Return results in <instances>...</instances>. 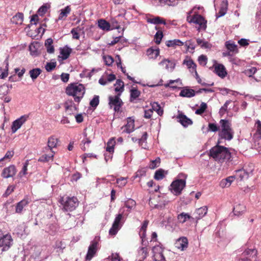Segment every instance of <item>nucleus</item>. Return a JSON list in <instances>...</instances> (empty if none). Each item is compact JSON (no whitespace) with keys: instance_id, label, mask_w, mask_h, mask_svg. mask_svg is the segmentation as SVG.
<instances>
[{"instance_id":"4c0bfd02","label":"nucleus","mask_w":261,"mask_h":261,"mask_svg":"<svg viewBox=\"0 0 261 261\" xmlns=\"http://www.w3.org/2000/svg\"><path fill=\"white\" fill-rule=\"evenodd\" d=\"M53 44V40L51 38H48L45 42V46L46 48L47 52L49 54L54 53L55 51Z\"/></svg>"},{"instance_id":"cd10ccee","label":"nucleus","mask_w":261,"mask_h":261,"mask_svg":"<svg viewBox=\"0 0 261 261\" xmlns=\"http://www.w3.org/2000/svg\"><path fill=\"white\" fill-rule=\"evenodd\" d=\"M160 64L165 66L166 69L169 70V69L171 70H173L175 66V64L169 59H164L160 63Z\"/></svg>"},{"instance_id":"5fc2aeb1","label":"nucleus","mask_w":261,"mask_h":261,"mask_svg":"<svg viewBox=\"0 0 261 261\" xmlns=\"http://www.w3.org/2000/svg\"><path fill=\"white\" fill-rule=\"evenodd\" d=\"M207 106L206 103L202 102L200 104V108L197 109L195 111V114L197 115H201L206 110Z\"/></svg>"},{"instance_id":"6e6552de","label":"nucleus","mask_w":261,"mask_h":261,"mask_svg":"<svg viewBox=\"0 0 261 261\" xmlns=\"http://www.w3.org/2000/svg\"><path fill=\"white\" fill-rule=\"evenodd\" d=\"M122 214H119L116 216L113 223L112 226L109 230V234L110 235H116L118 230L121 228L123 224V222H122Z\"/></svg>"},{"instance_id":"2f4dec72","label":"nucleus","mask_w":261,"mask_h":261,"mask_svg":"<svg viewBox=\"0 0 261 261\" xmlns=\"http://www.w3.org/2000/svg\"><path fill=\"white\" fill-rule=\"evenodd\" d=\"M147 22L149 23H153L154 24H166V20L161 17L156 16L152 18H149L147 19Z\"/></svg>"},{"instance_id":"37998d69","label":"nucleus","mask_w":261,"mask_h":261,"mask_svg":"<svg viewBox=\"0 0 261 261\" xmlns=\"http://www.w3.org/2000/svg\"><path fill=\"white\" fill-rule=\"evenodd\" d=\"M256 132L254 134V137L256 139L261 138V121L257 120L255 123Z\"/></svg>"},{"instance_id":"6ab92c4d","label":"nucleus","mask_w":261,"mask_h":261,"mask_svg":"<svg viewBox=\"0 0 261 261\" xmlns=\"http://www.w3.org/2000/svg\"><path fill=\"white\" fill-rule=\"evenodd\" d=\"M193 23L199 24L201 29L205 30L206 28V21L200 15H194Z\"/></svg>"},{"instance_id":"a878e982","label":"nucleus","mask_w":261,"mask_h":261,"mask_svg":"<svg viewBox=\"0 0 261 261\" xmlns=\"http://www.w3.org/2000/svg\"><path fill=\"white\" fill-rule=\"evenodd\" d=\"M177 218L178 222L182 224L186 222L188 220L194 219V218L191 216L189 214L184 212L178 214Z\"/></svg>"},{"instance_id":"473e14b6","label":"nucleus","mask_w":261,"mask_h":261,"mask_svg":"<svg viewBox=\"0 0 261 261\" xmlns=\"http://www.w3.org/2000/svg\"><path fill=\"white\" fill-rule=\"evenodd\" d=\"M23 20V14L22 13H17L11 18V22L16 24H21Z\"/></svg>"},{"instance_id":"a19ab883","label":"nucleus","mask_w":261,"mask_h":261,"mask_svg":"<svg viewBox=\"0 0 261 261\" xmlns=\"http://www.w3.org/2000/svg\"><path fill=\"white\" fill-rule=\"evenodd\" d=\"M114 86H115V92H119L118 93H120L121 94V93L124 91V82L122 80H117Z\"/></svg>"},{"instance_id":"9b49d317","label":"nucleus","mask_w":261,"mask_h":261,"mask_svg":"<svg viewBox=\"0 0 261 261\" xmlns=\"http://www.w3.org/2000/svg\"><path fill=\"white\" fill-rule=\"evenodd\" d=\"M16 172V167L14 165H11L4 168L1 173V176L4 178L13 177L15 175Z\"/></svg>"},{"instance_id":"13d9d810","label":"nucleus","mask_w":261,"mask_h":261,"mask_svg":"<svg viewBox=\"0 0 261 261\" xmlns=\"http://www.w3.org/2000/svg\"><path fill=\"white\" fill-rule=\"evenodd\" d=\"M231 100H227L224 105L221 108L219 111V114L221 116H223L224 114L227 112L228 106L231 102Z\"/></svg>"},{"instance_id":"052dcab7","label":"nucleus","mask_w":261,"mask_h":261,"mask_svg":"<svg viewBox=\"0 0 261 261\" xmlns=\"http://www.w3.org/2000/svg\"><path fill=\"white\" fill-rule=\"evenodd\" d=\"M29 165V161L27 160L25 163L23 164V167L21 169V170L19 172L18 174V176L20 177H22L24 175H25L27 174V170H28V166Z\"/></svg>"},{"instance_id":"423d86ee","label":"nucleus","mask_w":261,"mask_h":261,"mask_svg":"<svg viewBox=\"0 0 261 261\" xmlns=\"http://www.w3.org/2000/svg\"><path fill=\"white\" fill-rule=\"evenodd\" d=\"M120 93L115 96L109 97V106L110 109H113L115 112H118L123 105L122 100L120 98Z\"/></svg>"},{"instance_id":"ddd939ff","label":"nucleus","mask_w":261,"mask_h":261,"mask_svg":"<svg viewBox=\"0 0 261 261\" xmlns=\"http://www.w3.org/2000/svg\"><path fill=\"white\" fill-rule=\"evenodd\" d=\"M215 72L220 77H225L227 73L225 67L223 64H216L214 65Z\"/></svg>"},{"instance_id":"69168bd1","label":"nucleus","mask_w":261,"mask_h":261,"mask_svg":"<svg viewBox=\"0 0 261 261\" xmlns=\"http://www.w3.org/2000/svg\"><path fill=\"white\" fill-rule=\"evenodd\" d=\"M80 31V29L79 27L73 28L71 31V33L72 35L73 39H79L80 35L79 32Z\"/></svg>"},{"instance_id":"72a5a7b5","label":"nucleus","mask_w":261,"mask_h":261,"mask_svg":"<svg viewBox=\"0 0 261 261\" xmlns=\"http://www.w3.org/2000/svg\"><path fill=\"white\" fill-rule=\"evenodd\" d=\"M234 179V176H230L225 179H222L220 183V187L222 188L229 187L230 186L231 182L233 181Z\"/></svg>"},{"instance_id":"e2e57ef3","label":"nucleus","mask_w":261,"mask_h":261,"mask_svg":"<svg viewBox=\"0 0 261 261\" xmlns=\"http://www.w3.org/2000/svg\"><path fill=\"white\" fill-rule=\"evenodd\" d=\"M152 251L153 252V255L156 254H161L163 253L164 248L161 246L160 245H155L152 247Z\"/></svg>"},{"instance_id":"8fccbe9b","label":"nucleus","mask_w":261,"mask_h":261,"mask_svg":"<svg viewBox=\"0 0 261 261\" xmlns=\"http://www.w3.org/2000/svg\"><path fill=\"white\" fill-rule=\"evenodd\" d=\"M41 73V70L40 68H35L31 70L29 72L31 77L33 80L37 79V77Z\"/></svg>"},{"instance_id":"aec40b11","label":"nucleus","mask_w":261,"mask_h":261,"mask_svg":"<svg viewBox=\"0 0 261 261\" xmlns=\"http://www.w3.org/2000/svg\"><path fill=\"white\" fill-rule=\"evenodd\" d=\"M29 202L28 198H24L18 202L16 205L15 212L18 214H21L23 208L27 206Z\"/></svg>"},{"instance_id":"49530a36","label":"nucleus","mask_w":261,"mask_h":261,"mask_svg":"<svg viewBox=\"0 0 261 261\" xmlns=\"http://www.w3.org/2000/svg\"><path fill=\"white\" fill-rule=\"evenodd\" d=\"M98 27L103 30L109 31L110 29V24L104 19H100L98 22Z\"/></svg>"},{"instance_id":"6e6d98bb","label":"nucleus","mask_w":261,"mask_h":261,"mask_svg":"<svg viewBox=\"0 0 261 261\" xmlns=\"http://www.w3.org/2000/svg\"><path fill=\"white\" fill-rule=\"evenodd\" d=\"M160 158H157L154 160H152L150 162L149 167L150 169H154L160 166Z\"/></svg>"},{"instance_id":"39448f33","label":"nucleus","mask_w":261,"mask_h":261,"mask_svg":"<svg viewBox=\"0 0 261 261\" xmlns=\"http://www.w3.org/2000/svg\"><path fill=\"white\" fill-rule=\"evenodd\" d=\"M100 237L96 236L92 240L88 247V252L86 255L87 260H91L92 258L96 254L97 252L100 248Z\"/></svg>"},{"instance_id":"f257e3e1","label":"nucleus","mask_w":261,"mask_h":261,"mask_svg":"<svg viewBox=\"0 0 261 261\" xmlns=\"http://www.w3.org/2000/svg\"><path fill=\"white\" fill-rule=\"evenodd\" d=\"M218 144L213 147L208 153L210 158H212L215 162L219 163H223L230 160L231 154L229 149L223 146L219 145Z\"/></svg>"},{"instance_id":"09e8293b","label":"nucleus","mask_w":261,"mask_h":261,"mask_svg":"<svg viewBox=\"0 0 261 261\" xmlns=\"http://www.w3.org/2000/svg\"><path fill=\"white\" fill-rule=\"evenodd\" d=\"M227 49L231 52L237 53L238 52L237 45L233 43H230L228 41L225 44Z\"/></svg>"},{"instance_id":"2eb2a0df","label":"nucleus","mask_w":261,"mask_h":261,"mask_svg":"<svg viewBox=\"0 0 261 261\" xmlns=\"http://www.w3.org/2000/svg\"><path fill=\"white\" fill-rule=\"evenodd\" d=\"M207 210L208 208L206 206H204L196 209L194 213L195 215V218H194V219H195L196 221L201 219L206 215Z\"/></svg>"},{"instance_id":"f704fd0d","label":"nucleus","mask_w":261,"mask_h":261,"mask_svg":"<svg viewBox=\"0 0 261 261\" xmlns=\"http://www.w3.org/2000/svg\"><path fill=\"white\" fill-rule=\"evenodd\" d=\"M147 133L146 132H143L142 136L141 138L138 140L139 145L142 147V148L146 149L147 147Z\"/></svg>"},{"instance_id":"b1692460","label":"nucleus","mask_w":261,"mask_h":261,"mask_svg":"<svg viewBox=\"0 0 261 261\" xmlns=\"http://www.w3.org/2000/svg\"><path fill=\"white\" fill-rule=\"evenodd\" d=\"M59 141L58 139L55 136H50L48 138L47 146L50 151H53V149L57 147Z\"/></svg>"},{"instance_id":"c756f323","label":"nucleus","mask_w":261,"mask_h":261,"mask_svg":"<svg viewBox=\"0 0 261 261\" xmlns=\"http://www.w3.org/2000/svg\"><path fill=\"white\" fill-rule=\"evenodd\" d=\"M147 55L151 59H156L160 55V49L159 48L153 49L150 47L147 50Z\"/></svg>"},{"instance_id":"1a4fd4ad","label":"nucleus","mask_w":261,"mask_h":261,"mask_svg":"<svg viewBox=\"0 0 261 261\" xmlns=\"http://www.w3.org/2000/svg\"><path fill=\"white\" fill-rule=\"evenodd\" d=\"M186 181L185 179H176L173 181L171 187L173 191V193L176 195L181 194L182 190L186 186Z\"/></svg>"},{"instance_id":"4be33fe9","label":"nucleus","mask_w":261,"mask_h":261,"mask_svg":"<svg viewBox=\"0 0 261 261\" xmlns=\"http://www.w3.org/2000/svg\"><path fill=\"white\" fill-rule=\"evenodd\" d=\"M166 45L168 47L175 48L176 46H181L184 45V43L179 39L167 40Z\"/></svg>"},{"instance_id":"7c9ffc66","label":"nucleus","mask_w":261,"mask_h":261,"mask_svg":"<svg viewBox=\"0 0 261 261\" xmlns=\"http://www.w3.org/2000/svg\"><path fill=\"white\" fill-rule=\"evenodd\" d=\"M168 174L167 171H165L163 169H159L157 170L154 173V178L156 180H160L163 179Z\"/></svg>"},{"instance_id":"a18cd8bd","label":"nucleus","mask_w":261,"mask_h":261,"mask_svg":"<svg viewBox=\"0 0 261 261\" xmlns=\"http://www.w3.org/2000/svg\"><path fill=\"white\" fill-rule=\"evenodd\" d=\"M245 73L247 76L249 77H251L253 75L256 74V76H255V78L256 79V76L259 75L261 72L260 71H257L255 67H252L246 70Z\"/></svg>"},{"instance_id":"dca6fc26","label":"nucleus","mask_w":261,"mask_h":261,"mask_svg":"<svg viewBox=\"0 0 261 261\" xmlns=\"http://www.w3.org/2000/svg\"><path fill=\"white\" fill-rule=\"evenodd\" d=\"M188 241L186 237H181L177 239L175 243V246L180 250H184L187 248Z\"/></svg>"},{"instance_id":"c03bdc74","label":"nucleus","mask_w":261,"mask_h":261,"mask_svg":"<svg viewBox=\"0 0 261 261\" xmlns=\"http://www.w3.org/2000/svg\"><path fill=\"white\" fill-rule=\"evenodd\" d=\"M14 152L13 150H9L8 151L5 156L0 159V166H2L4 165L3 162L6 160H8L9 162L11 159L14 156Z\"/></svg>"},{"instance_id":"603ef678","label":"nucleus","mask_w":261,"mask_h":261,"mask_svg":"<svg viewBox=\"0 0 261 261\" xmlns=\"http://www.w3.org/2000/svg\"><path fill=\"white\" fill-rule=\"evenodd\" d=\"M130 101L136 99L140 95V92L135 88H133L130 91Z\"/></svg>"},{"instance_id":"58836bf2","label":"nucleus","mask_w":261,"mask_h":261,"mask_svg":"<svg viewBox=\"0 0 261 261\" xmlns=\"http://www.w3.org/2000/svg\"><path fill=\"white\" fill-rule=\"evenodd\" d=\"M151 109L153 111H155L159 116H162L164 113V110L163 108H161L160 105L157 102H153V103H151Z\"/></svg>"},{"instance_id":"774afa93","label":"nucleus","mask_w":261,"mask_h":261,"mask_svg":"<svg viewBox=\"0 0 261 261\" xmlns=\"http://www.w3.org/2000/svg\"><path fill=\"white\" fill-rule=\"evenodd\" d=\"M154 261H166L163 253L153 255Z\"/></svg>"},{"instance_id":"79ce46f5","label":"nucleus","mask_w":261,"mask_h":261,"mask_svg":"<svg viewBox=\"0 0 261 261\" xmlns=\"http://www.w3.org/2000/svg\"><path fill=\"white\" fill-rule=\"evenodd\" d=\"M116 142L114 138H111L107 143L106 150L111 153H113L114 151V147Z\"/></svg>"},{"instance_id":"393cba45","label":"nucleus","mask_w":261,"mask_h":261,"mask_svg":"<svg viewBox=\"0 0 261 261\" xmlns=\"http://www.w3.org/2000/svg\"><path fill=\"white\" fill-rule=\"evenodd\" d=\"M195 92L193 89L184 88L180 92L179 95L182 97H192L195 96Z\"/></svg>"},{"instance_id":"c9c22d12","label":"nucleus","mask_w":261,"mask_h":261,"mask_svg":"<svg viewBox=\"0 0 261 261\" xmlns=\"http://www.w3.org/2000/svg\"><path fill=\"white\" fill-rule=\"evenodd\" d=\"M71 8L70 6H67L65 8L61 10V12L59 15L58 19L62 20L66 18L67 15L70 13Z\"/></svg>"},{"instance_id":"bb28decb","label":"nucleus","mask_w":261,"mask_h":261,"mask_svg":"<svg viewBox=\"0 0 261 261\" xmlns=\"http://www.w3.org/2000/svg\"><path fill=\"white\" fill-rule=\"evenodd\" d=\"M55 152L54 151H50L48 154H44L41 155L38 159L39 162H47L50 160L53 161Z\"/></svg>"},{"instance_id":"5701e85b","label":"nucleus","mask_w":261,"mask_h":261,"mask_svg":"<svg viewBox=\"0 0 261 261\" xmlns=\"http://www.w3.org/2000/svg\"><path fill=\"white\" fill-rule=\"evenodd\" d=\"M184 64H186L191 72H195L196 75L198 73L196 71V64L192 59L185 60L183 62Z\"/></svg>"},{"instance_id":"4468645a","label":"nucleus","mask_w":261,"mask_h":261,"mask_svg":"<svg viewBox=\"0 0 261 261\" xmlns=\"http://www.w3.org/2000/svg\"><path fill=\"white\" fill-rule=\"evenodd\" d=\"M176 118L178 121L184 127H187L193 123L192 120L182 113H180Z\"/></svg>"},{"instance_id":"680f3d73","label":"nucleus","mask_w":261,"mask_h":261,"mask_svg":"<svg viewBox=\"0 0 261 261\" xmlns=\"http://www.w3.org/2000/svg\"><path fill=\"white\" fill-rule=\"evenodd\" d=\"M99 103V97L98 95H94L90 102V105L92 108H95Z\"/></svg>"},{"instance_id":"864d4df0","label":"nucleus","mask_w":261,"mask_h":261,"mask_svg":"<svg viewBox=\"0 0 261 261\" xmlns=\"http://www.w3.org/2000/svg\"><path fill=\"white\" fill-rule=\"evenodd\" d=\"M136 204V201L134 200L129 199L125 202L124 206L130 211L135 207Z\"/></svg>"},{"instance_id":"3c124183","label":"nucleus","mask_w":261,"mask_h":261,"mask_svg":"<svg viewBox=\"0 0 261 261\" xmlns=\"http://www.w3.org/2000/svg\"><path fill=\"white\" fill-rule=\"evenodd\" d=\"M197 43L198 45L200 46L201 48H208L211 47V44H210L207 41H205L202 39L200 38H198L196 39Z\"/></svg>"},{"instance_id":"0eeeda50","label":"nucleus","mask_w":261,"mask_h":261,"mask_svg":"<svg viewBox=\"0 0 261 261\" xmlns=\"http://www.w3.org/2000/svg\"><path fill=\"white\" fill-rule=\"evenodd\" d=\"M13 244V239L10 234L3 235L0 230V248L2 247L1 252L8 250Z\"/></svg>"},{"instance_id":"bf43d9fd","label":"nucleus","mask_w":261,"mask_h":261,"mask_svg":"<svg viewBox=\"0 0 261 261\" xmlns=\"http://www.w3.org/2000/svg\"><path fill=\"white\" fill-rule=\"evenodd\" d=\"M9 93V87L8 85L4 84L0 86V96L6 95Z\"/></svg>"},{"instance_id":"412c9836","label":"nucleus","mask_w":261,"mask_h":261,"mask_svg":"<svg viewBox=\"0 0 261 261\" xmlns=\"http://www.w3.org/2000/svg\"><path fill=\"white\" fill-rule=\"evenodd\" d=\"M60 50V55H62L61 58L63 60L68 59L72 52V49L67 45L65 46L63 48H61Z\"/></svg>"},{"instance_id":"a211bd4d","label":"nucleus","mask_w":261,"mask_h":261,"mask_svg":"<svg viewBox=\"0 0 261 261\" xmlns=\"http://www.w3.org/2000/svg\"><path fill=\"white\" fill-rule=\"evenodd\" d=\"M257 251L254 249H248L245 250L242 254L250 261H256Z\"/></svg>"},{"instance_id":"4d7b16f0","label":"nucleus","mask_w":261,"mask_h":261,"mask_svg":"<svg viewBox=\"0 0 261 261\" xmlns=\"http://www.w3.org/2000/svg\"><path fill=\"white\" fill-rule=\"evenodd\" d=\"M163 37V33L162 31L158 30L154 35L155 42L157 44H159Z\"/></svg>"},{"instance_id":"f03ea898","label":"nucleus","mask_w":261,"mask_h":261,"mask_svg":"<svg viewBox=\"0 0 261 261\" xmlns=\"http://www.w3.org/2000/svg\"><path fill=\"white\" fill-rule=\"evenodd\" d=\"M65 92L72 96L75 102H80L85 94V88L82 84L71 83L66 87Z\"/></svg>"},{"instance_id":"0e129e2a","label":"nucleus","mask_w":261,"mask_h":261,"mask_svg":"<svg viewBox=\"0 0 261 261\" xmlns=\"http://www.w3.org/2000/svg\"><path fill=\"white\" fill-rule=\"evenodd\" d=\"M146 169L145 168L139 169L135 174V178H140L146 175Z\"/></svg>"},{"instance_id":"f8f14e48","label":"nucleus","mask_w":261,"mask_h":261,"mask_svg":"<svg viewBox=\"0 0 261 261\" xmlns=\"http://www.w3.org/2000/svg\"><path fill=\"white\" fill-rule=\"evenodd\" d=\"M29 116L28 115H24L14 121L11 126L12 132L15 133L20 128L22 125L27 120Z\"/></svg>"},{"instance_id":"7ed1b4c3","label":"nucleus","mask_w":261,"mask_h":261,"mask_svg":"<svg viewBox=\"0 0 261 261\" xmlns=\"http://www.w3.org/2000/svg\"><path fill=\"white\" fill-rule=\"evenodd\" d=\"M219 123L221 126L219 132L220 138L227 140H231L233 137V132L231 127V123L226 119H221Z\"/></svg>"},{"instance_id":"f3484780","label":"nucleus","mask_w":261,"mask_h":261,"mask_svg":"<svg viewBox=\"0 0 261 261\" xmlns=\"http://www.w3.org/2000/svg\"><path fill=\"white\" fill-rule=\"evenodd\" d=\"M127 123L123 127L125 128L123 132L129 134L134 130L135 128V119L132 117H128L126 119Z\"/></svg>"},{"instance_id":"de8ad7c7","label":"nucleus","mask_w":261,"mask_h":261,"mask_svg":"<svg viewBox=\"0 0 261 261\" xmlns=\"http://www.w3.org/2000/svg\"><path fill=\"white\" fill-rule=\"evenodd\" d=\"M91 141L88 138H86L83 140L81 144V148L83 151H86L89 148Z\"/></svg>"},{"instance_id":"e433bc0d","label":"nucleus","mask_w":261,"mask_h":261,"mask_svg":"<svg viewBox=\"0 0 261 261\" xmlns=\"http://www.w3.org/2000/svg\"><path fill=\"white\" fill-rule=\"evenodd\" d=\"M148 249L146 247H141L138 250L139 261H143L148 256Z\"/></svg>"},{"instance_id":"20e7f679","label":"nucleus","mask_w":261,"mask_h":261,"mask_svg":"<svg viewBox=\"0 0 261 261\" xmlns=\"http://www.w3.org/2000/svg\"><path fill=\"white\" fill-rule=\"evenodd\" d=\"M63 205V208L65 211L72 212L79 205V201L76 197H62L60 201Z\"/></svg>"},{"instance_id":"9d476101","label":"nucleus","mask_w":261,"mask_h":261,"mask_svg":"<svg viewBox=\"0 0 261 261\" xmlns=\"http://www.w3.org/2000/svg\"><path fill=\"white\" fill-rule=\"evenodd\" d=\"M253 169H251L248 170L246 166L244 167L243 168L236 170V174L234 176V178H236L240 180H244L248 179L249 174L252 172Z\"/></svg>"},{"instance_id":"ea45409f","label":"nucleus","mask_w":261,"mask_h":261,"mask_svg":"<svg viewBox=\"0 0 261 261\" xmlns=\"http://www.w3.org/2000/svg\"><path fill=\"white\" fill-rule=\"evenodd\" d=\"M227 2L226 1H223L220 5V8L218 12V17H221L224 15L227 10Z\"/></svg>"},{"instance_id":"338daca9","label":"nucleus","mask_w":261,"mask_h":261,"mask_svg":"<svg viewBox=\"0 0 261 261\" xmlns=\"http://www.w3.org/2000/svg\"><path fill=\"white\" fill-rule=\"evenodd\" d=\"M106 65L111 66L114 62V59L111 56H105L103 57Z\"/></svg>"},{"instance_id":"c85d7f7f","label":"nucleus","mask_w":261,"mask_h":261,"mask_svg":"<svg viewBox=\"0 0 261 261\" xmlns=\"http://www.w3.org/2000/svg\"><path fill=\"white\" fill-rule=\"evenodd\" d=\"M246 211V206L241 204H239L234 207L233 212L234 215L239 216L242 215Z\"/></svg>"}]
</instances>
